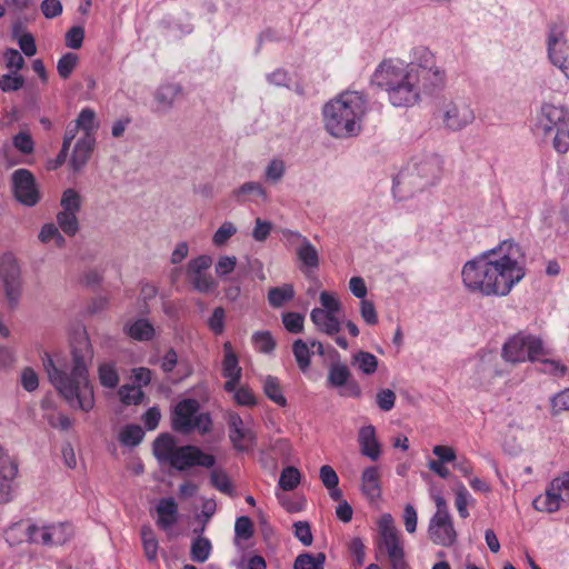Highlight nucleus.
I'll return each mask as SVG.
<instances>
[{
	"label": "nucleus",
	"instance_id": "nucleus-33",
	"mask_svg": "<svg viewBox=\"0 0 569 569\" xmlns=\"http://www.w3.org/2000/svg\"><path fill=\"white\" fill-rule=\"evenodd\" d=\"M74 123L84 132L83 137H94L98 123L96 121V112L93 109L83 108L78 114Z\"/></svg>",
	"mask_w": 569,
	"mask_h": 569
},
{
	"label": "nucleus",
	"instance_id": "nucleus-47",
	"mask_svg": "<svg viewBox=\"0 0 569 569\" xmlns=\"http://www.w3.org/2000/svg\"><path fill=\"white\" fill-rule=\"evenodd\" d=\"M251 340L254 348L263 353H270L276 348V341L269 331L256 332Z\"/></svg>",
	"mask_w": 569,
	"mask_h": 569
},
{
	"label": "nucleus",
	"instance_id": "nucleus-14",
	"mask_svg": "<svg viewBox=\"0 0 569 569\" xmlns=\"http://www.w3.org/2000/svg\"><path fill=\"white\" fill-rule=\"evenodd\" d=\"M199 409L200 405L196 399L188 398L179 401L171 415L172 429L183 435L192 432L191 422Z\"/></svg>",
	"mask_w": 569,
	"mask_h": 569
},
{
	"label": "nucleus",
	"instance_id": "nucleus-44",
	"mask_svg": "<svg viewBox=\"0 0 569 569\" xmlns=\"http://www.w3.org/2000/svg\"><path fill=\"white\" fill-rule=\"evenodd\" d=\"M99 381L106 388H114L119 383L118 371L112 363H102L98 369Z\"/></svg>",
	"mask_w": 569,
	"mask_h": 569
},
{
	"label": "nucleus",
	"instance_id": "nucleus-64",
	"mask_svg": "<svg viewBox=\"0 0 569 569\" xmlns=\"http://www.w3.org/2000/svg\"><path fill=\"white\" fill-rule=\"evenodd\" d=\"M553 490H558L565 505H569V472L563 473L561 477L555 478Z\"/></svg>",
	"mask_w": 569,
	"mask_h": 569
},
{
	"label": "nucleus",
	"instance_id": "nucleus-60",
	"mask_svg": "<svg viewBox=\"0 0 569 569\" xmlns=\"http://www.w3.org/2000/svg\"><path fill=\"white\" fill-rule=\"evenodd\" d=\"M562 411H569V388L558 392L551 398L552 415H559Z\"/></svg>",
	"mask_w": 569,
	"mask_h": 569
},
{
	"label": "nucleus",
	"instance_id": "nucleus-50",
	"mask_svg": "<svg viewBox=\"0 0 569 569\" xmlns=\"http://www.w3.org/2000/svg\"><path fill=\"white\" fill-rule=\"evenodd\" d=\"M17 476L0 475V505L9 503L13 500V481Z\"/></svg>",
	"mask_w": 569,
	"mask_h": 569
},
{
	"label": "nucleus",
	"instance_id": "nucleus-1",
	"mask_svg": "<svg viewBox=\"0 0 569 569\" xmlns=\"http://www.w3.org/2000/svg\"><path fill=\"white\" fill-rule=\"evenodd\" d=\"M526 276V253L513 240L467 261L461 270L468 291L486 297H505Z\"/></svg>",
	"mask_w": 569,
	"mask_h": 569
},
{
	"label": "nucleus",
	"instance_id": "nucleus-40",
	"mask_svg": "<svg viewBox=\"0 0 569 569\" xmlns=\"http://www.w3.org/2000/svg\"><path fill=\"white\" fill-rule=\"evenodd\" d=\"M121 402L126 406L140 405L144 399V392L140 387L123 385L118 390Z\"/></svg>",
	"mask_w": 569,
	"mask_h": 569
},
{
	"label": "nucleus",
	"instance_id": "nucleus-20",
	"mask_svg": "<svg viewBox=\"0 0 569 569\" xmlns=\"http://www.w3.org/2000/svg\"><path fill=\"white\" fill-rule=\"evenodd\" d=\"M224 358L222 361V375L227 378L224 389L229 392L234 391L241 373V368L238 363V357L234 353L231 342L227 341L223 345Z\"/></svg>",
	"mask_w": 569,
	"mask_h": 569
},
{
	"label": "nucleus",
	"instance_id": "nucleus-13",
	"mask_svg": "<svg viewBox=\"0 0 569 569\" xmlns=\"http://www.w3.org/2000/svg\"><path fill=\"white\" fill-rule=\"evenodd\" d=\"M310 320L319 332L333 338L335 342L341 349L347 350L349 348L347 339L339 336V332L341 331V322L338 319L337 313H330L321 311L320 308H313L310 312Z\"/></svg>",
	"mask_w": 569,
	"mask_h": 569
},
{
	"label": "nucleus",
	"instance_id": "nucleus-16",
	"mask_svg": "<svg viewBox=\"0 0 569 569\" xmlns=\"http://www.w3.org/2000/svg\"><path fill=\"white\" fill-rule=\"evenodd\" d=\"M73 536V528L69 522H58L43 526L41 538L32 537L31 543L47 547L61 546Z\"/></svg>",
	"mask_w": 569,
	"mask_h": 569
},
{
	"label": "nucleus",
	"instance_id": "nucleus-25",
	"mask_svg": "<svg viewBox=\"0 0 569 569\" xmlns=\"http://www.w3.org/2000/svg\"><path fill=\"white\" fill-rule=\"evenodd\" d=\"M96 146V137H81L73 148L70 158V166L74 171L82 169L89 159Z\"/></svg>",
	"mask_w": 569,
	"mask_h": 569
},
{
	"label": "nucleus",
	"instance_id": "nucleus-9",
	"mask_svg": "<svg viewBox=\"0 0 569 569\" xmlns=\"http://www.w3.org/2000/svg\"><path fill=\"white\" fill-rule=\"evenodd\" d=\"M11 189L14 199L26 207H34L40 201L36 178L28 169L21 168L12 172Z\"/></svg>",
	"mask_w": 569,
	"mask_h": 569
},
{
	"label": "nucleus",
	"instance_id": "nucleus-53",
	"mask_svg": "<svg viewBox=\"0 0 569 569\" xmlns=\"http://www.w3.org/2000/svg\"><path fill=\"white\" fill-rule=\"evenodd\" d=\"M471 498L469 491L467 490V488L461 483L457 490H456V500H455V505H456V508L458 510V513L459 516L462 518V519H466L469 517V511H468V503H469V499Z\"/></svg>",
	"mask_w": 569,
	"mask_h": 569
},
{
	"label": "nucleus",
	"instance_id": "nucleus-34",
	"mask_svg": "<svg viewBox=\"0 0 569 569\" xmlns=\"http://www.w3.org/2000/svg\"><path fill=\"white\" fill-rule=\"evenodd\" d=\"M302 475L300 470L293 466L284 467L280 473L278 486L283 491H292L300 485Z\"/></svg>",
	"mask_w": 569,
	"mask_h": 569
},
{
	"label": "nucleus",
	"instance_id": "nucleus-54",
	"mask_svg": "<svg viewBox=\"0 0 569 569\" xmlns=\"http://www.w3.org/2000/svg\"><path fill=\"white\" fill-rule=\"evenodd\" d=\"M319 301L321 303L320 310L327 311L330 313H339L341 310V302L337 298V296L329 291H322L319 296Z\"/></svg>",
	"mask_w": 569,
	"mask_h": 569
},
{
	"label": "nucleus",
	"instance_id": "nucleus-45",
	"mask_svg": "<svg viewBox=\"0 0 569 569\" xmlns=\"http://www.w3.org/2000/svg\"><path fill=\"white\" fill-rule=\"evenodd\" d=\"M282 323H283V327L286 328V330L290 333H300L303 331V327H305V317L303 315L299 313V312H293V311H289V312H284L282 313Z\"/></svg>",
	"mask_w": 569,
	"mask_h": 569
},
{
	"label": "nucleus",
	"instance_id": "nucleus-3",
	"mask_svg": "<svg viewBox=\"0 0 569 569\" xmlns=\"http://www.w3.org/2000/svg\"><path fill=\"white\" fill-rule=\"evenodd\" d=\"M419 78L415 67H407L398 59H386L375 70L372 83L388 92L396 107H410L419 102L421 94H432Z\"/></svg>",
	"mask_w": 569,
	"mask_h": 569
},
{
	"label": "nucleus",
	"instance_id": "nucleus-7",
	"mask_svg": "<svg viewBox=\"0 0 569 569\" xmlns=\"http://www.w3.org/2000/svg\"><path fill=\"white\" fill-rule=\"evenodd\" d=\"M543 353L541 339L522 332L509 338L505 342L501 351L503 360L513 365L526 361H537Z\"/></svg>",
	"mask_w": 569,
	"mask_h": 569
},
{
	"label": "nucleus",
	"instance_id": "nucleus-62",
	"mask_svg": "<svg viewBox=\"0 0 569 569\" xmlns=\"http://www.w3.org/2000/svg\"><path fill=\"white\" fill-rule=\"evenodd\" d=\"M360 315L367 325L375 326L378 323V315L372 301L367 299L360 301Z\"/></svg>",
	"mask_w": 569,
	"mask_h": 569
},
{
	"label": "nucleus",
	"instance_id": "nucleus-59",
	"mask_svg": "<svg viewBox=\"0 0 569 569\" xmlns=\"http://www.w3.org/2000/svg\"><path fill=\"white\" fill-rule=\"evenodd\" d=\"M273 226L271 222L257 218L251 237L259 242H263L271 233Z\"/></svg>",
	"mask_w": 569,
	"mask_h": 569
},
{
	"label": "nucleus",
	"instance_id": "nucleus-58",
	"mask_svg": "<svg viewBox=\"0 0 569 569\" xmlns=\"http://www.w3.org/2000/svg\"><path fill=\"white\" fill-rule=\"evenodd\" d=\"M84 39V29L80 26L71 27L66 33V44L71 49H80Z\"/></svg>",
	"mask_w": 569,
	"mask_h": 569
},
{
	"label": "nucleus",
	"instance_id": "nucleus-12",
	"mask_svg": "<svg viewBox=\"0 0 569 569\" xmlns=\"http://www.w3.org/2000/svg\"><path fill=\"white\" fill-rule=\"evenodd\" d=\"M551 62L569 79V30L552 28L548 40Z\"/></svg>",
	"mask_w": 569,
	"mask_h": 569
},
{
	"label": "nucleus",
	"instance_id": "nucleus-52",
	"mask_svg": "<svg viewBox=\"0 0 569 569\" xmlns=\"http://www.w3.org/2000/svg\"><path fill=\"white\" fill-rule=\"evenodd\" d=\"M81 199L79 193L73 189H67L61 198L62 211L77 213L80 210Z\"/></svg>",
	"mask_w": 569,
	"mask_h": 569
},
{
	"label": "nucleus",
	"instance_id": "nucleus-43",
	"mask_svg": "<svg viewBox=\"0 0 569 569\" xmlns=\"http://www.w3.org/2000/svg\"><path fill=\"white\" fill-rule=\"evenodd\" d=\"M211 542L208 538L198 537L191 545V558L197 562H204L211 553Z\"/></svg>",
	"mask_w": 569,
	"mask_h": 569
},
{
	"label": "nucleus",
	"instance_id": "nucleus-49",
	"mask_svg": "<svg viewBox=\"0 0 569 569\" xmlns=\"http://www.w3.org/2000/svg\"><path fill=\"white\" fill-rule=\"evenodd\" d=\"M555 131L552 147L558 153L565 154L569 151V124L559 127Z\"/></svg>",
	"mask_w": 569,
	"mask_h": 569
},
{
	"label": "nucleus",
	"instance_id": "nucleus-42",
	"mask_svg": "<svg viewBox=\"0 0 569 569\" xmlns=\"http://www.w3.org/2000/svg\"><path fill=\"white\" fill-rule=\"evenodd\" d=\"M350 375V370L345 363H333L329 368L328 383L332 387H342L347 385Z\"/></svg>",
	"mask_w": 569,
	"mask_h": 569
},
{
	"label": "nucleus",
	"instance_id": "nucleus-18",
	"mask_svg": "<svg viewBox=\"0 0 569 569\" xmlns=\"http://www.w3.org/2000/svg\"><path fill=\"white\" fill-rule=\"evenodd\" d=\"M234 533V545L240 552V557L239 559H233L232 565H234L237 569H249V557L246 551V542L249 540V516H241L237 519Z\"/></svg>",
	"mask_w": 569,
	"mask_h": 569
},
{
	"label": "nucleus",
	"instance_id": "nucleus-17",
	"mask_svg": "<svg viewBox=\"0 0 569 569\" xmlns=\"http://www.w3.org/2000/svg\"><path fill=\"white\" fill-rule=\"evenodd\" d=\"M568 124L569 118L565 108L552 103L542 104L538 126L542 129L545 134H549L559 127Z\"/></svg>",
	"mask_w": 569,
	"mask_h": 569
},
{
	"label": "nucleus",
	"instance_id": "nucleus-41",
	"mask_svg": "<svg viewBox=\"0 0 569 569\" xmlns=\"http://www.w3.org/2000/svg\"><path fill=\"white\" fill-rule=\"evenodd\" d=\"M79 63V57L77 53L67 52L57 62V72L59 77L67 80L71 77L72 72Z\"/></svg>",
	"mask_w": 569,
	"mask_h": 569
},
{
	"label": "nucleus",
	"instance_id": "nucleus-2",
	"mask_svg": "<svg viewBox=\"0 0 569 569\" xmlns=\"http://www.w3.org/2000/svg\"><path fill=\"white\" fill-rule=\"evenodd\" d=\"M72 368L67 371L56 367L53 359L48 352L42 357L43 367L50 382L58 392L69 402L89 412L94 407L93 388L89 381L88 365L93 357L92 347L86 333L76 337L71 343Z\"/></svg>",
	"mask_w": 569,
	"mask_h": 569
},
{
	"label": "nucleus",
	"instance_id": "nucleus-23",
	"mask_svg": "<svg viewBox=\"0 0 569 569\" xmlns=\"http://www.w3.org/2000/svg\"><path fill=\"white\" fill-rule=\"evenodd\" d=\"M360 451L363 456L376 461L381 455L380 443L376 437V429L372 425L360 428L358 433Z\"/></svg>",
	"mask_w": 569,
	"mask_h": 569
},
{
	"label": "nucleus",
	"instance_id": "nucleus-46",
	"mask_svg": "<svg viewBox=\"0 0 569 569\" xmlns=\"http://www.w3.org/2000/svg\"><path fill=\"white\" fill-rule=\"evenodd\" d=\"M57 221L61 230L68 236H74L79 229L76 213L61 211L57 214Z\"/></svg>",
	"mask_w": 569,
	"mask_h": 569
},
{
	"label": "nucleus",
	"instance_id": "nucleus-51",
	"mask_svg": "<svg viewBox=\"0 0 569 569\" xmlns=\"http://www.w3.org/2000/svg\"><path fill=\"white\" fill-rule=\"evenodd\" d=\"M178 92L179 89L174 84H163L157 90L156 99L163 108H169Z\"/></svg>",
	"mask_w": 569,
	"mask_h": 569
},
{
	"label": "nucleus",
	"instance_id": "nucleus-6",
	"mask_svg": "<svg viewBox=\"0 0 569 569\" xmlns=\"http://www.w3.org/2000/svg\"><path fill=\"white\" fill-rule=\"evenodd\" d=\"M377 548L386 552L392 569H409L405 558L401 535L395 526L393 517L383 513L378 521Z\"/></svg>",
	"mask_w": 569,
	"mask_h": 569
},
{
	"label": "nucleus",
	"instance_id": "nucleus-38",
	"mask_svg": "<svg viewBox=\"0 0 569 569\" xmlns=\"http://www.w3.org/2000/svg\"><path fill=\"white\" fill-rule=\"evenodd\" d=\"M144 437V431L139 425H127L119 433V441L127 447L138 446Z\"/></svg>",
	"mask_w": 569,
	"mask_h": 569
},
{
	"label": "nucleus",
	"instance_id": "nucleus-19",
	"mask_svg": "<svg viewBox=\"0 0 569 569\" xmlns=\"http://www.w3.org/2000/svg\"><path fill=\"white\" fill-rule=\"evenodd\" d=\"M283 236L288 239H295L300 242L297 248V257L299 261L307 268L316 269L319 266V254L315 246L299 232L286 230Z\"/></svg>",
	"mask_w": 569,
	"mask_h": 569
},
{
	"label": "nucleus",
	"instance_id": "nucleus-32",
	"mask_svg": "<svg viewBox=\"0 0 569 569\" xmlns=\"http://www.w3.org/2000/svg\"><path fill=\"white\" fill-rule=\"evenodd\" d=\"M212 259L210 256L202 254L188 262L187 278L190 283L194 282V279H200L202 274L211 267Z\"/></svg>",
	"mask_w": 569,
	"mask_h": 569
},
{
	"label": "nucleus",
	"instance_id": "nucleus-39",
	"mask_svg": "<svg viewBox=\"0 0 569 569\" xmlns=\"http://www.w3.org/2000/svg\"><path fill=\"white\" fill-rule=\"evenodd\" d=\"M128 335L138 341L151 340L154 335L152 325L144 319H139L128 328Z\"/></svg>",
	"mask_w": 569,
	"mask_h": 569
},
{
	"label": "nucleus",
	"instance_id": "nucleus-61",
	"mask_svg": "<svg viewBox=\"0 0 569 569\" xmlns=\"http://www.w3.org/2000/svg\"><path fill=\"white\" fill-rule=\"evenodd\" d=\"M295 537L303 545L310 546L313 541L310 525L307 521H297L293 525Z\"/></svg>",
	"mask_w": 569,
	"mask_h": 569
},
{
	"label": "nucleus",
	"instance_id": "nucleus-4",
	"mask_svg": "<svg viewBox=\"0 0 569 569\" xmlns=\"http://www.w3.org/2000/svg\"><path fill=\"white\" fill-rule=\"evenodd\" d=\"M367 101L358 91H346L327 102L323 107L326 130L336 138L358 136Z\"/></svg>",
	"mask_w": 569,
	"mask_h": 569
},
{
	"label": "nucleus",
	"instance_id": "nucleus-56",
	"mask_svg": "<svg viewBox=\"0 0 569 569\" xmlns=\"http://www.w3.org/2000/svg\"><path fill=\"white\" fill-rule=\"evenodd\" d=\"M24 86V78L21 74H3L0 77V89L3 92L18 91Z\"/></svg>",
	"mask_w": 569,
	"mask_h": 569
},
{
	"label": "nucleus",
	"instance_id": "nucleus-11",
	"mask_svg": "<svg viewBox=\"0 0 569 569\" xmlns=\"http://www.w3.org/2000/svg\"><path fill=\"white\" fill-rule=\"evenodd\" d=\"M0 278L10 307L16 308L21 297V280L19 264L11 253H6L1 258Z\"/></svg>",
	"mask_w": 569,
	"mask_h": 569
},
{
	"label": "nucleus",
	"instance_id": "nucleus-29",
	"mask_svg": "<svg viewBox=\"0 0 569 569\" xmlns=\"http://www.w3.org/2000/svg\"><path fill=\"white\" fill-rule=\"evenodd\" d=\"M295 296L296 290L293 284L283 283L279 287H271L268 290L267 299L270 307L279 309L292 301Z\"/></svg>",
	"mask_w": 569,
	"mask_h": 569
},
{
	"label": "nucleus",
	"instance_id": "nucleus-24",
	"mask_svg": "<svg viewBox=\"0 0 569 569\" xmlns=\"http://www.w3.org/2000/svg\"><path fill=\"white\" fill-rule=\"evenodd\" d=\"M156 511L158 515L157 526L162 530H169L178 521V503L173 498L159 500Z\"/></svg>",
	"mask_w": 569,
	"mask_h": 569
},
{
	"label": "nucleus",
	"instance_id": "nucleus-48",
	"mask_svg": "<svg viewBox=\"0 0 569 569\" xmlns=\"http://www.w3.org/2000/svg\"><path fill=\"white\" fill-rule=\"evenodd\" d=\"M18 472L17 460L0 443V475L18 476Z\"/></svg>",
	"mask_w": 569,
	"mask_h": 569
},
{
	"label": "nucleus",
	"instance_id": "nucleus-30",
	"mask_svg": "<svg viewBox=\"0 0 569 569\" xmlns=\"http://www.w3.org/2000/svg\"><path fill=\"white\" fill-rule=\"evenodd\" d=\"M262 388L264 395L277 406H287V398L283 395L282 386L277 377L267 376L262 381Z\"/></svg>",
	"mask_w": 569,
	"mask_h": 569
},
{
	"label": "nucleus",
	"instance_id": "nucleus-55",
	"mask_svg": "<svg viewBox=\"0 0 569 569\" xmlns=\"http://www.w3.org/2000/svg\"><path fill=\"white\" fill-rule=\"evenodd\" d=\"M13 147L24 154H30L34 150V141L30 133L19 132L12 138Z\"/></svg>",
	"mask_w": 569,
	"mask_h": 569
},
{
	"label": "nucleus",
	"instance_id": "nucleus-57",
	"mask_svg": "<svg viewBox=\"0 0 569 569\" xmlns=\"http://www.w3.org/2000/svg\"><path fill=\"white\" fill-rule=\"evenodd\" d=\"M237 229L231 222L222 223L219 229L214 232L212 242L217 247L223 246L234 233Z\"/></svg>",
	"mask_w": 569,
	"mask_h": 569
},
{
	"label": "nucleus",
	"instance_id": "nucleus-8",
	"mask_svg": "<svg viewBox=\"0 0 569 569\" xmlns=\"http://www.w3.org/2000/svg\"><path fill=\"white\" fill-rule=\"evenodd\" d=\"M406 66L415 67L428 90L437 91L443 87L446 80L445 71L436 66V58L428 48H416L413 50V60L406 63Z\"/></svg>",
	"mask_w": 569,
	"mask_h": 569
},
{
	"label": "nucleus",
	"instance_id": "nucleus-5",
	"mask_svg": "<svg viewBox=\"0 0 569 569\" xmlns=\"http://www.w3.org/2000/svg\"><path fill=\"white\" fill-rule=\"evenodd\" d=\"M153 455L160 462L168 463L180 471L196 466L211 468L216 463L212 455L204 453L196 446L178 447L170 433H161L157 437L153 442Z\"/></svg>",
	"mask_w": 569,
	"mask_h": 569
},
{
	"label": "nucleus",
	"instance_id": "nucleus-36",
	"mask_svg": "<svg viewBox=\"0 0 569 569\" xmlns=\"http://www.w3.org/2000/svg\"><path fill=\"white\" fill-rule=\"evenodd\" d=\"M352 365L365 375H372L377 371L378 359L375 355L368 351H359L352 357Z\"/></svg>",
	"mask_w": 569,
	"mask_h": 569
},
{
	"label": "nucleus",
	"instance_id": "nucleus-63",
	"mask_svg": "<svg viewBox=\"0 0 569 569\" xmlns=\"http://www.w3.org/2000/svg\"><path fill=\"white\" fill-rule=\"evenodd\" d=\"M319 477L327 489H333L339 485V477L331 466H322L319 471Z\"/></svg>",
	"mask_w": 569,
	"mask_h": 569
},
{
	"label": "nucleus",
	"instance_id": "nucleus-15",
	"mask_svg": "<svg viewBox=\"0 0 569 569\" xmlns=\"http://www.w3.org/2000/svg\"><path fill=\"white\" fill-rule=\"evenodd\" d=\"M429 539L437 546L451 547L457 541V531L451 516L431 517L428 526Z\"/></svg>",
	"mask_w": 569,
	"mask_h": 569
},
{
	"label": "nucleus",
	"instance_id": "nucleus-27",
	"mask_svg": "<svg viewBox=\"0 0 569 569\" xmlns=\"http://www.w3.org/2000/svg\"><path fill=\"white\" fill-rule=\"evenodd\" d=\"M229 438L237 450H244L247 429L241 417L233 411L228 413Z\"/></svg>",
	"mask_w": 569,
	"mask_h": 569
},
{
	"label": "nucleus",
	"instance_id": "nucleus-22",
	"mask_svg": "<svg viewBox=\"0 0 569 569\" xmlns=\"http://www.w3.org/2000/svg\"><path fill=\"white\" fill-rule=\"evenodd\" d=\"M361 492L370 502H375L380 499L381 475L378 467L370 466L362 471Z\"/></svg>",
	"mask_w": 569,
	"mask_h": 569
},
{
	"label": "nucleus",
	"instance_id": "nucleus-26",
	"mask_svg": "<svg viewBox=\"0 0 569 569\" xmlns=\"http://www.w3.org/2000/svg\"><path fill=\"white\" fill-rule=\"evenodd\" d=\"M553 481H551L546 492L533 500L532 505L536 510L551 513L566 506L558 490H553Z\"/></svg>",
	"mask_w": 569,
	"mask_h": 569
},
{
	"label": "nucleus",
	"instance_id": "nucleus-28",
	"mask_svg": "<svg viewBox=\"0 0 569 569\" xmlns=\"http://www.w3.org/2000/svg\"><path fill=\"white\" fill-rule=\"evenodd\" d=\"M442 164V159L437 154H432L418 163L417 170L418 173L426 179L427 184H433L441 176Z\"/></svg>",
	"mask_w": 569,
	"mask_h": 569
},
{
	"label": "nucleus",
	"instance_id": "nucleus-35",
	"mask_svg": "<svg viewBox=\"0 0 569 569\" xmlns=\"http://www.w3.org/2000/svg\"><path fill=\"white\" fill-rule=\"evenodd\" d=\"M141 540L146 558L149 561L157 560L159 543L150 526H143L141 528Z\"/></svg>",
	"mask_w": 569,
	"mask_h": 569
},
{
	"label": "nucleus",
	"instance_id": "nucleus-37",
	"mask_svg": "<svg viewBox=\"0 0 569 569\" xmlns=\"http://www.w3.org/2000/svg\"><path fill=\"white\" fill-rule=\"evenodd\" d=\"M292 353L298 365V368L306 372L310 367L311 351L307 342L302 339H297L292 343Z\"/></svg>",
	"mask_w": 569,
	"mask_h": 569
},
{
	"label": "nucleus",
	"instance_id": "nucleus-31",
	"mask_svg": "<svg viewBox=\"0 0 569 569\" xmlns=\"http://www.w3.org/2000/svg\"><path fill=\"white\" fill-rule=\"evenodd\" d=\"M325 563L326 555L323 552L317 555L302 552L296 558L293 569H325Z\"/></svg>",
	"mask_w": 569,
	"mask_h": 569
},
{
	"label": "nucleus",
	"instance_id": "nucleus-10",
	"mask_svg": "<svg viewBox=\"0 0 569 569\" xmlns=\"http://www.w3.org/2000/svg\"><path fill=\"white\" fill-rule=\"evenodd\" d=\"M441 120L447 129L459 131L473 122L475 112L467 100L457 98L443 103Z\"/></svg>",
	"mask_w": 569,
	"mask_h": 569
},
{
	"label": "nucleus",
	"instance_id": "nucleus-21",
	"mask_svg": "<svg viewBox=\"0 0 569 569\" xmlns=\"http://www.w3.org/2000/svg\"><path fill=\"white\" fill-rule=\"evenodd\" d=\"M263 455L266 456L261 459L263 467L276 469L278 461L286 463L290 460L292 445L286 438H278L270 443L268 452Z\"/></svg>",
	"mask_w": 569,
	"mask_h": 569
}]
</instances>
